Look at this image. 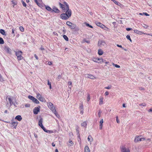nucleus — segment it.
Returning <instances> with one entry per match:
<instances>
[{"label":"nucleus","mask_w":152,"mask_h":152,"mask_svg":"<svg viewBox=\"0 0 152 152\" xmlns=\"http://www.w3.org/2000/svg\"><path fill=\"white\" fill-rule=\"evenodd\" d=\"M43 130L45 132L48 133H50V134L52 133H53V131L49 130H47L45 128V129H43Z\"/></svg>","instance_id":"obj_27"},{"label":"nucleus","mask_w":152,"mask_h":152,"mask_svg":"<svg viewBox=\"0 0 152 152\" xmlns=\"http://www.w3.org/2000/svg\"><path fill=\"white\" fill-rule=\"evenodd\" d=\"M98 54L99 55H102L103 53V51L101 49H99L98 50Z\"/></svg>","instance_id":"obj_32"},{"label":"nucleus","mask_w":152,"mask_h":152,"mask_svg":"<svg viewBox=\"0 0 152 152\" xmlns=\"http://www.w3.org/2000/svg\"><path fill=\"white\" fill-rule=\"evenodd\" d=\"M56 116L58 118H60V115L57 112L56 110L54 111L53 112Z\"/></svg>","instance_id":"obj_28"},{"label":"nucleus","mask_w":152,"mask_h":152,"mask_svg":"<svg viewBox=\"0 0 152 152\" xmlns=\"http://www.w3.org/2000/svg\"><path fill=\"white\" fill-rule=\"evenodd\" d=\"M102 26H103V27L102 28L105 31H108L109 28L107 27H106L104 25Z\"/></svg>","instance_id":"obj_36"},{"label":"nucleus","mask_w":152,"mask_h":152,"mask_svg":"<svg viewBox=\"0 0 152 152\" xmlns=\"http://www.w3.org/2000/svg\"><path fill=\"white\" fill-rule=\"evenodd\" d=\"M80 109V113L81 115H83V108H81V109Z\"/></svg>","instance_id":"obj_44"},{"label":"nucleus","mask_w":152,"mask_h":152,"mask_svg":"<svg viewBox=\"0 0 152 152\" xmlns=\"http://www.w3.org/2000/svg\"><path fill=\"white\" fill-rule=\"evenodd\" d=\"M28 98L30 100L32 101L35 103L38 104L39 103V101L37 100V99L32 96L30 95L29 96H28Z\"/></svg>","instance_id":"obj_5"},{"label":"nucleus","mask_w":152,"mask_h":152,"mask_svg":"<svg viewBox=\"0 0 152 152\" xmlns=\"http://www.w3.org/2000/svg\"><path fill=\"white\" fill-rule=\"evenodd\" d=\"M66 10L65 14H66L67 15L70 17L71 15V10L69 9V7L68 5H67L66 6Z\"/></svg>","instance_id":"obj_4"},{"label":"nucleus","mask_w":152,"mask_h":152,"mask_svg":"<svg viewBox=\"0 0 152 152\" xmlns=\"http://www.w3.org/2000/svg\"><path fill=\"white\" fill-rule=\"evenodd\" d=\"M54 12L56 13H58L60 12V11L56 7H54L53 8L52 12Z\"/></svg>","instance_id":"obj_16"},{"label":"nucleus","mask_w":152,"mask_h":152,"mask_svg":"<svg viewBox=\"0 0 152 152\" xmlns=\"http://www.w3.org/2000/svg\"><path fill=\"white\" fill-rule=\"evenodd\" d=\"M139 105H140V106H145L146 105V104H139Z\"/></svg>","instance_id":"obj_62"},{"label":"nucleus","mask_w":152,"mask_h":152,"mask_svg":"<svg viewBox=\"0 0 152 152\" xmlns=\"http://www.w3.org/2000/svg\"><path fill=\"white\" fill-rule=\"evenodd\" d=\"M90 99V95L89 94H88L87 98V102L89 101Z\"/></svg>","instance_id":"obj_38"},{"label":"nucleus","mask_w":152,"mask_h":152,"mask_svg":"<svg viewBox=\"0 0 152 152\" xmlns=\"http://www.w3.org/2000/svg\"><path fill=\"white\" fill-rule=\"evenodd\" d=\"M103 119H102L99 122L100 124H103Z\"/></svg>","instance_id":"obj_57"},{"label":"nucleus","mask_w":152,"mask_h":152,"mask_svg":"<svg viewBox=\"0 0 152 152\" xmlns=\"http://www.w3.org/2000/svg\"><path fill=\"white\" fill-rule=\"evenodd\" d=\"M18 124V122H13L11 123V124L13 126V127L15 129L16 128V127L17 126Z\"/></svg>","instance_id":"obj_21"},{"label":"nucleus","mask_w":152,"mask_h":152,"mask_svg":"<svg viewBox=\"0 0 152 152\" xmlns=\"http://www.w3.org/2000/svg\"><path fill=\"white\" fill-rule=\"evenodd\" d=\"M23 5V6L26 7V4L23 1H22Z\"/></svg>","instance_id":"obj_49"},{"label":"nucleus","mask_w":152,"mask_h":152,"mask_svg":"<svg viewBox=\"0 0 152 152\" xmlns=\"http://www.w3.org/2000/svg\"><path fill=\"white\" fill-rule=\"evenodd\" d=\"M48 64L49 65L52 64V63L50 61H48Z\"/></svg>","instance_id":"obj_64"},{"label":"nucleus","mask_w":152,"mask_h":152,"mask_svg":"<svg viewBox=\"0 0 152 152\" xmlns=\"http://www.w3.org/2000/svg\"><path fill=\"white\" fill-rule=\"evenodd\" d=\"M112 1L115 4H116L117 5H120L121 4L119 2L115 0H112Z\"/></svg>","instance_id":"obj_33"},{"label":"nucleus","mask_w":152,"mask_h":152,"mask_svg":"<svg viewBox=\"0 0 152 152\" xmlns=\"http://www.w3.org/2000/svg\"><path fill=\"white\" fill-rule=\"evenodd\" d=\"M43 119L41 118L39 120L38 122L39 125L42 129L43 130L45 128L42 124Z\"/></svg>","instance_id":"obj_10"},{"label":"nucleus","mask_w":152,"mask_h":152,"mask_svg":"<svg viewBox=\"0 0 152 152\" xmlns=\"http://www.w3.org/2000/svg\"><path fill=\"white\" fill-rule=\"evenodd\" d=\"M140 15H146V16H148L149 15L146 12H143L142 13H140Z\"/></svg>","instance_id":"obj_37"},{"label":"nucleus","mask_w":152,"mask_h":152,"mask_svg":"<svg viewBox=\"0 0 152 152\" xmlns=\"http://www.w3.org/2000/svg\"><path fill=\"white\" fill-rule=\"evenodd\" d=\"M121 152H130V150L129 148L123 146L121 148Z\"/></svg>","instance_id":"obj_7"},{"label":"nucleus","mask_w":152,"mask_h":152,"mask_svg":"<svg viewBox=\"0 0 152 152\" xmlns=\"http://www.w3.org/2000/svg\"><path fill=\"white\" fill-rule=\"evenodd\" d=\"M76 130L77 134V136H78V137L79 139H80V136L79 134V132H80V129L79 128L78 126H77L76 127Z\"/></svg>","instance_id":"obj_19"},{"label":"nucleus","mask_w":152,"mask_h":152,"mask_svg":"<svg viewBox=\"0 0 152 152\" xmlns=\"http://www.w3.org/2000/svg\"><path fill=\"white\" fill-rule=\"evenodd\" d=\"M77 137H78V142H79L80 144L81 143V139H79V137H78V136H77Z\"/></svg>","instance_id":"obj_56"},{"label":"nucleus","mask_w":152,"mask_h":152,"mask_svg":"<svg viewBox=\"0 0 152 152\" xmlns=\"http://www.w3.org/2000/svg\"><path fill=\"white\" fill-rule=\"evenodd\" d=\"M85 152H90L89 148L88 146H86L85 147Z\"/></svg>","instance_id":"obj_26"},{"label":"nucleus","mask_w":152,"mask_h":152,"mask_svg":"<svg viewBox=\"0 0 152 152\" xmlns=\"http://www.w3.org/2000/svg\"><path fill=\"white\" fill-rule=\"evenodd\" d=\"M67 145L69 147H71L74 145V143L72 142V141L70 140H69L68 142L67 143Z\"/></svg>","instance_id":"obj_20"},{"label":"nucleus","mask_w":152,"mask_h":152,"mask_svg":"<svg viewBox=\"0 0 152 152\" xmlns=\"http://www.w3.org/2000/svg\"><path fill=\"white\" fill-rule=\"evenodd\" d=\"M63 38H64V39L66 41H68L69 40V39H68V37L65 35H63Z\"/></svg>","instance_id":"obj_41"},{"label":"nucleus","mask_w":152,"mask_h":152,"mask_svg":"<svg viewBox=\"0 0 152 152\" xmlns=\"http://www.w3.org/2000/svg\"><path fill=\"white\" fill-rule=\"evenodd\" d=\"M88 141H90V142H92L93 141V139L91 135H89L88 136Z\"/></svg>","instance_id":"obj_31"},{"label":"nucleus","mask_w":152,"mask_h":152,"mask_svg":"<svg viewBox=\"0 0 152 152\" xmlns=\"http://www.w3.org/2000/svg\"><path fill=\"white\" fill-rule=\"evenodd\" d=\"M66 24L68 26H69L70 28L72 29H74L75 28L74 24L69 21H67Z\"/></svg>","instance_id":"obj_9"},{"label":"nucleus","mask_w":152,"mask_h":152,"mask_svg":"<svg viewBox=\"0 0 152 152\" xmlns=\"http://www.w3.org/2000/svg\"><path fill=\"white\" fill-rule=\"evenodd\" d=\"M47 105L48 107L52 112H53L54 111L56 110L55 107H54L53 104L51 102H47Z\"/></svg>","instance_id":"obj_2"},{"label":"nucleus","mask_w":152,"mask_h":152,"mask_svg":"<svg viewBox=\"0 0 152 152\" xmlns=\"http://www.w3.org/2000/svg\"><path fill=\"white\" fill-rule=\"evenodd\" d=\"M61 18L64 20H67L69 18V16H67L66 14L63 13L61 14L60 15Z\"/></svg>","instance_id":"obj_8"},{"label":"nucleus","mask_w":152,"mask_h":152,"mask_svg":"<svg viewBox=\"0 0 152 152\" xmlns=\"http://www.w3.org/2000/svg\"><path fill=\"white\" fill-rule=\"evenodd\" d=\"M126 38L128 39H129L131 42H132V40H131L130 36L129 35H128L126 36Z\"/></svg>","instance_id":"obj_40"},{"label":"nucleus","mask_w":152,"mask_h":152,"mask_svg":"<svg viewBox=\"0 0 152 152\" xmlns=\"http://www.w3.org/2000/svg\"><path fill=\"white\" fill-rule=\"evenodd\" d=\"M109 94V92L107 91H106L105 93V95H107Z\"/></svg>","instance_id":"obj_63"},{"label":"nucleus","mask_w":152,"mask_h":152,"mask_svg":"<svg viewBox=\"0 0 152 152\" xmlns=\"http://www.w3.org/2000/svg\"><path fill=\"white\" fill-rule=\"evenodd\" d=\"M37 97L40 101L43 102L44 98L39 93L37 94Z\"/></svg>","instance_id":"obj_14"},{"label":"nucleus","mask_w":152,"mask_h":152,"mask_svg":"<svg viewBox=\"0 0 152 152\" xmlns=\"http://www.w3.org/2000/svg\"><path fill=\"white\" fill-rule=\"evenodd\" d=\"M59 5L61 7L63 10H66V6L67 5H68L66 3V5H64L61 3H59Z\"/></svg>","instance_id":"obj_15"},{"label":"nucleus","mask_w":152,"mask_h":152,"mask_svg":"<svg viewBox=\"0 0 152 152\" xmlns=\"http://www.w3.org/2000/svg\"><path fill=\"white\" fill-rule=\"evenodd\" d=\"M34 1L38 6H40L41 5V4L39 3L38 2L37 0H34Z\"/></svg>","instance_id":"obj_45"},{"label":"nucleus","mask_w":152,"mask_h":152,"mask_svg":"<svg viewBox=\"0 0 152 152\" xmlns=\"http://www.w3.org/2000/svg\"><path fill=\"white\" fill-rule=\"evenodd\" d=\"M101 112L99 111L98 113V115L99 117H100L101 116Z\"/></svg>","instance_id":"obj_53"},{"label":"nucleus","mask_w":152,"mask_h":152,"mask_svg":"<svg viewBox=\"0 0 152 152\" xmlns=\"http://www.w3.org/2000/svg\"><path fill=\"white\" fill-rule=\"evenodd\" d=\"M11 2L12 4H13V7H14L15 5H17V1L15 0H12L11 1Z\"/></svg>","instance_id":"obj_30"},{"label":"nucleus","mask_w":152,"mask_h":152,"mask_svg":"<svg viewBox=\"0 0 152 152\" xmlns=\"http://www.w3.org/2000/svg\"><path fill=\"white\" fill-rule=\"evenodd\" d=\"M144 139L142 138H141L139 137H136L134 140L135 142H136L139 141H142V140H144Z\"/></svg>","instance_id":"obj_17"},{"label":"nucleus","mask_w":152,"mask_h":152,"mask_svg":"<svg viewBox=\"0 0 152 152\" xmlns=\"http://www.w3.org/2000/svg\"><path fill=\"white\" fill-rule=\"evenodd\" d=\"M143 27L145 28H147L148 27V26L144 24L143 26Z\"/></svg>","instance_id":"obj_50"},{"label":"nucleus","mask_w":152,"mask_h":152,"mask_svg":"<svg viewBox=\"0 0 152 152\" xmlns=\"http://www.w3.org/2000/svg\"><path fill=\"white\" fill-rule=\"evenodd\" d=\"M113 66H115L116 67H117V68H120V66L119 65H118L117 64H115L114 63L113 64Z\"/></svg>","instance_id":"obj_48"},{"label":"nucleus","mask_w":152,"mask_h":152,"mask_svg":"<svg viewBox=\"0 0 152 152\" xmlns=\"http://www.w3.org/2000/svg\"><path fill=\"white\" fill-rule=\"evenodd\" d=\"M48 85L49 86L50 89H51V83L49 82V81L48 80Z\"/></svg>","instance_id":"obj_42"},{"label":"nucleus","mask_w":152,"mask_h":152,"mask_svg":"<svg viewBox=\"0 0 152 152\" xmlns=\"http://www.w3.org/2000/svg\"><path fill=\"white\" fill-rule=\"evenodd\" d=\"M103 98H100V102H99V104L100 105L102 104L103 103Z\"/></svg>","instance_id":"obj_43"},{"label":"nucleus","mask_w":152,"mask_h":152,"mask_svg":"<svg viewBox=\"0 0 152 152\" xmlns=\"http://www.w3.org/2000/svg\"><path fill=\"white\" fill-rule=\"evenodd\" d=\"M85 77L86 78H89L91 79H94L95 78L94 76L91 75L86 74L85 75Z\"/></svg>","instance_id":"obj_18"},{"label":"nucleus","mask_w":152,"mask_h":152,"mask_svg":"<svg viewBox=\"0 0 152 152\" xmlns=\"http://www.w3.org/2000/svg\"><path fill=\"white\" fill-rule=\"evenodd\" d=\"M82 42L83 43L86 42L87 43H90V41L88 40H87L86 39H84L83 40Z\"/></svg>","instance_id":"obj_34"},{"label":"nucleus","mask_w":152,"mask_h":152,"mask_svg":"<svg viewBox=\"0 0 152 152\" xmlns=\"http://www.w3.org/2000/svg\"><path fill=\"white\" fill-rule=\"evenodd\" d=\"M102 124H99V129H102Z\"/></svg>","instance_id":"obj_54"},{"label":"nucleus","mask_w":152,"mask_h":152,"mask_svg":"<svg viewBox=\"0 0 152 152\" xmlns=\"http://www.w3.org/2000/svg\"><path fill=\"white\" fill-rule=\"evenodd\" d=\"M98 26H99L101 28L103 26H104V25L100 23V22H96L95 23Z\"/></svg>","instance_id":"obj_24"},{"label":"nucleus","mask_w":152,"mask_h":152,"mask_svg":"<svg viewBox=\"0 0 152 152\" xmlns=\"http://www.w3.org/2000/svg\"><path fill=\"white\" fill-rule=\"evenodd\" d=\"M15 119L19 121H21L22 119V118L20 115H17L15 117Z\"/></svg>","instance_id":"obj_23"},{"label":"nucleus","mask_w":152,"mask_h":152,"mask_svg":"<svg viewBox=\"0 0 152 152\" xmlns=\"http://www.w3.org/2000/svg\"><path fill=\"white\" fill-rule=\"evenodd\" d=\"M34 56L37 60H38V57L36 54H34Z\"/></svg>","instance_id":"obj_60"},{"label":"nucleus","mask_w":152,"mask_h":152,"mask_svg":"<svg viewBox=\"0 0 152 152\" xmlns=\"http://www.w3.org/2000/svg\"><path fill=\"white\" fill-rule=\"evenodd\" d=\"M81 108H83V104H81L80 106V109H81Z\"/></svg>","instance_id":"obj_61"},{"label":"nucleus","mask_w":152,"mask_h":152,"mask_svg":"<svg viewBox=\"0 0 152 152\" xmlns=\"http://www.w3.org/2000/svg\"><path fill=\"white\" fill-rule=\"evenodd\" d=\"M105 45V43L104 40H101L98 41V45L100 46H104Z\"/></svg>","instance_id":"obj_11"},{"label":"nucleus","mask_w":152,"mask_h":152,"mask_svg":"<svg viewBox=\"0 0 152 152\" xmlns=\"http://www.w3.org/2000/svg\"><path fill=\"white\" fill-rule=\"evenodd\" d=\"M25 107H30V104H26L25 105Z\"/></svg>","instance_id":"obj_55"},{"label":"nucleus","mask_w":152,"mask_h":152,"mask_svg":"<svg viewBox=\"0 0 152 152\" xmlns=\"http://www.w3.org/2000/svg\"><path fill=\"white\" fill-rule=\"evenodd\" d=\"M7 99H8V100L10 102V105H12L13 104V102L12 101V100L10 96H7Z\"/></svg>","instance_id":"obj_22"},{"label":"nucleus","mask_w":152,"mask_h":152,"mask_svg":"<svg viewBox=\"0 0 152 152\" xmlns=\"http://www.w3.org/2000/svg\"><path fill=\"white\" fill-rule=\"evenodd\" d=\"M40 109L38 107H35L33 110V113L34 114H37L39 112Z\"/></svg>","instance_id":"obj_13"},{"label":"nucleus","mask_w":152,"mask_h":152,"mask_svg":"<svg viewBox=\"0 0 152 152\" xmlns=\"http://www.w3.org/2000/svg\"><path fill=\"white\" fill-rule=\"evenodd\" d=\"M46 9L48 11L52 12V9L50 7L48 6H45Z\"/></svg>","instance_id":"obj_25"},{"label":"nucleus","mask_w":152,"mask_h":152,"mask_svg":"<svg viewBox=\"0 0 152 152\" xmlns=\"http://www.w3.org/2000/svg\"><path fill=\"white\" fill-rule=\"evenodd\" d=\"M134 33L138 34L141 35L143 34H146L148 35H150L152 36V35L148 34H147L146 33H144L142 31H140L137 30H134Z\"/></svg>","instance_id":"obj_6"},{"label":"nucleus","mask_w":152,"mask_h":152,"mask_svg":"<svg viewBox=\"0 0 152 152\" xmlns=\"http://www.w3.org/2000/svg\"><path fill=\"white\" fill-rule=\"evenodd\" d=\"M92 60L96 62L100 63L102 62H104L105 61L102 58H94L92 59Z\"/></svg>","instance_id":"obj_3"},{"label":"nucleus","mask_w":152,"mask_h":152,"mask_svg":"<svg viewBox=\"0 0 152 152\" xmlns=\"http://www.w3.org/2000/svg\"><path fill=\"white\" fill-rule=\"evenodd\" d=\"M4 50L7 53L10 54L11 53V49L7 46H4Z\"/></svg>","instance_id":"obj_12"},{"label":"nucleus","mask_w":152,"mask_h":152,"mask_svg":"<svg viewBox=\"0 0 152 152\" xmlns=\"http://www.w3.org/2000/svg\"><path fill=\"white\" fill-rule=\"evenodd\" d=\"M126 29L127 31H129L132 30V29L131 28H127Z\"/></svg>","instance_id":"obj_58"},{"label":"nucleus","mask_w":152,"mask_h":152,"mask_svg":"<svg viewBox=\"0 0 152 152\" xmlns=\"http://www.w3.org/2000/svg\"><path fill=\"white\" fill-rule=\"evenodd\" d=\"M87 125L86 122L84 121L81 124V126L82 127L86 128Z\"/></svg>","instance_id":"obj_29"},{"label":"nucleus","mask_w":152,"mask_h":152,"mask_svg":"<svg viewBox=\"0 0 152 152\" xmlns=\"http://www.w3.org/2000/svg\"><path fill=\"white\" fill-rule=\"evenodd\" d=\"M86 26H88L91 28H93V27L91 26V25H89V24L88 23H86Z\"/></svg>","instance_id":"obj_46"},{"label":"nucleus","mask_w":152,"mask_h":152,"mask_svg":"<svg viewBox=\"0 0 152 152\" xmlns=\"http://www.w3.org/2000/svg\"><path fill=\"white\" fill-rule=\"evenodd\" d=\"M116 121L118 123H120V121L118 119V117L117 116L116 117Z\"/></svg>","instance_id":"obj_51"},{"label":"nucleus","mask_w":152,"mask_h":152,"mask_svg":"<svg viewBox=\"0 0 152 152\" xmlns=\"http://www.w3.org/2000/svg\"><path fill=\"white\" fill-rule=\"evenodd\" d=\"M105 61L104 62H103V63H105V64H109H109H110V63L109 62H107V61H106L105 60H104Z\"/></svg>","instance_id":"obj_59"},{"label":"nucleus","mask_w":152,"mask_h":152,"mask_svg":"<svg viewBox=\"0 0 152 152\" xmlns=\"http://www.w3.org/2000/svg\"><path fill=\"white\" fill-rule=\"evenodd\" d=\"M0 33L2 35H5V32L4 30L2 29H0Z\"/></svg>","instance_id":"obj_35"},{"label":"nucleus","mask_w":152,"mask_h":152,"mask_svg":"<svg viewBox=\"0 0 152 152\" xmlns=\"http://www.w3.org/2000/svg\"><path fill=\"white\" fill-rule=\"evenodd\" d=\"M20 30L22 32H23L24 31V29L23 27L22 26H20Z\"/></svg>","instance_id":"obj_47"},{"label":"nucleus","mask_w":152,"mask_h":152,"mask_svg":"<svg viewBox=\"0 0 152 152\" xmlns=\"http://www.w3.org/2000/svg\"><path fill=\"white\" fill-rule=\"evenodd\" d=\"M4 43V42L3 39L1 37H0V44H3Z\"/></svg>","instance_id":"obj_39"},{"label":"nucleus","mask_w":152,"mask_h":152,"mask_svg":"<svg viewBox=\"0 0 152 152\" xmlns=\"http://www.w3.org/2000/svg\"><path fill=\"white\" fill-rule=\"evenodd\" d=\"M111 86H109L107 87H105V88L107 89H110L111 88Z\"/></svg>","instance_id":"obj_52"},{"label":"nucleus","mask_w":152,"mask_h":152,"mask_svg":"<svg viewBox=\"0 0 152 152\" xmlns=\"http://www.w3.org/2000/svg\"><path fill=\"white\" fill-rule=\"evenodd\" d=\"M15 52L18 60H20L23 58V57L22 56V52L21 51H15Z\"/></svg>","instance_id":"obj_1"}]
</instances>
